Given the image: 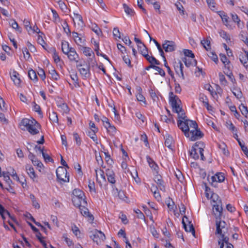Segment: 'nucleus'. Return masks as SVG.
Wrapping results in <instances>:
<instances>
[{"label": "nucleus", "instance_id": "052dcab7", "mask_svg": "<svg viewBox=\"0 0 248 248\" xmlns=\"http://www.w3.org/2000/svg\"><path fill=\"white\" fill-rule=\"evenodd\" d=\"M11 26L13 29H16L17 31L21 32L22 30L19 27L17 23L15 21L13 20L11 23Z\"/></svg>", "mask_w": 248, "mask_h": 248}, {"label": "nucleus", "instance_id": "e433bc0d", "mask_svg": "<svg viewBox=\"0 0 248 248\" xmlns=\"http://www.w3.org/2000/svg\"><path fill=\"white\" fill-rule=\"evenodd\" d=\"M224 65V74H231V72H232V69L233 66L230 64V62L228 61L227 63H226Z\"/></svg>", "mask_w": 248, "mask_h": 248}, {"label": "nucleus", "instance_id": "2f4dec72", "mask_svg": "<svg viewBox=\"0 0 248 248\" xmlns=\"http://www.w3.org/2000/svg\"><path fill=\"white\" fill-rule=\"evenodd\" d=\"M97 131V128L95 129H90L88 130L87 135L90 137L94 141L97 140V138L95 134V133Z\"/></svg>", "mask_w": 248, "mask_h": 248}, {"label": "nucleus", "instance_id": "f03ea898", "mask_svg": "<svg viewBox=\"0 0 248 248\" xmlns=\"http://www.w3.org/2000/svg\"><path fill=\"white\" fill-rule=\"evenodd\" d=\"M78 69L82 78L87 79L90 77V65L85 61H80L77 63Z\"/></svg>", "mask_w": 248, "mask_h": 248}, {"label": "nucleus", "instance_id": "13d9d810", "mask_svg": "<svg viewBox=\"0 0 248 248\" xmlns=\"http://www.w3.org/2000/svg\"><path fill=\"white\" fill-rule=\"evenodd\" d=\"M124 62L127 64L128 66L129 67H132V65L131 64V61L129 58L128 55H124L122 56Z\"/></svg>", "mask_w": 248, "mask_h": 248}, {"label": "nucleus", "instance_id": "4be33fe9", "mask_svg": "<svg viewBox=\"0 0 248 248\" xmlns=\"http://www.w3.org/2000/svg\"><path fill=\"white\" fill-rule=\"evenodd\" d=\"M10 76L11 79L14 82L15 85L17 86H19L21 83V79L18 73L14 70L10 74Z\"/></svg>", "mask_w": 248, "mask_h": 248}, {"label": "nucleus", "instance_id": "58836bf2", "mask_svg": "<svg viewBox=\"0 0 248 248\" xmlns=\"http://www.w3.org/2000/svg\"><path fill=\"white\" fill-rule=\"evenodd\" d=\"M28 76L31 80L35 82H36L37 81V77L36 72L32 69L29 70Z\"/></svg>", "mask_w": 248, "mask_h": 248}, {"label": "nucleus", "instance_id": "6ab92c4d", "mask_svg": "<svg viewBox=\"0 0 248 248\" xmlns=\"http://www.w3.org/2000/svg\"><path fill=\"white\" fill-rule=\"evenodd\" d=\"M40 127V124L35 120L32 125L27 130L31 135H34L39 133V130Z\"/></svg>", "mask_w": 248, "mask_h": 248}, {"label": "nucleus", "instance_id": "0e129e2a", "mask_svg": "<svg viewBox=\"0 0 248 248\" xmlns=\"http://www.w3.org/2000/svg\"><path fill=\"white\" fill-rule=\"evenodd\" d=\"M63 238H64L65 242L68 246L70 247L73 245V241L70 238L67 237L66 234H64L63 235Z\"/></svg>", "mask_w": 248, "mask_h": 248}, {"label": "nucleus", "instance_id": "864d4df0", "mask_svg": "<svg viewBox=\"0 0 248 248\" xmlns=\"http://www.w3.org/2000/svg\"><path fill=\"white\" fill-rule=\"evenodd\" d=\"M183 52L185 56L190 57L192 58H194L195 57L194 53L190 50L184 49Z\"/></svg>", "mask_w": 248, "mask_h": 248}, {"label": "nucleus", "instance_id": "9d476101", "mask_svg": "<svg viewBox=\"0 0 248 248\" xmlns=\"http://www.w3.org/2000/svg\"><path fill=\"white\" fill-rule=\"evenodd\" d=\"M111 194L115 198L127 202V197L125 196V192L121 189H119L115 186H112Z\"/></svg>", "mask_w": 248, "mask_h": 248}, {"label": "nucleus", "instance_id": "b1692460", "mask_svg": "<svg viewBox=\"0 0 248 248\" xmlns=\"http://www.w3.org/2000/svg\"><path fill=\"white\" fill-rule=\"evenodd\" d=\"M204 48L208 52V56L210 57L216 63H217L218 62V57L214 51H211V47Z\"/></svg>", "mask_w": 248, "mask_h": 248}, {"label": "nucleus", "instance_id": "37998d69", "mask_svg": "<svg viewBox=\"0 0 248 248\" xmlns=\"http://www.w3.org/2000/svg\"><path fill=\"white\" fill-rule=\"evenodd\" d=\"M208 7L213 11H216L217 8L216 7V3L214 0H206Z\"/></svg>", "mask_w": 248, "mask_h": 248}, {"label": "nucleus", "instance_id": "79ce46f5", "mask_svg": "<svg viewBox=\"0 0 248 248\" xmlns=\"http://www.w3.org/2000/svg\"><path fill=\"white\" fill-rule=\"evenodd\" d=\"M23 24L29 34H31V31H32V30L30 21L27 19H24L23 21Z\"/></svg>", "mask_w": 248, "mask_h": 248}, {"label": "nucleus", "instance_id": "473e14b6", "mask_svg": "<svg viewBox=\"0 0 248 248\" xmlns=\"http://www.w3.org/2000/svg\"><path fill=\"white\" fill-rule=\"evenodd\" d=\"M178 100L175 101V104L174 105L173 103H170V105L172 108V111L173 112L177 113L179 114L180 112L182 111V108L180 106V105L177 103Z\"/></svg>", "mask_w": 248, "mask_h": 248}, {"label": "nucleus", "instance_id": "f257e3e1", "mask_svg": "<svg viewBox=\"0 0 248 248\" xmlns=\"http://www.w3.org/2000/svg\"><path fill=\"white\" fill-rule=\"evenodd\" d=\"M72 202L74 206H80L81 204H87L85 200V195L82 191L79 189H75L73 191Z\"/></svg>", "mask_w": 248, "mask_h": 248}, {"label": "nucleus", "instance_id": "c85d7f7f", "mask_svg": "<svg viewBox=\"0 0 248 248\" xmlns=\"http://www.w3.org/2000/svg\"><path fill=\"white\" fill-rule=\"evenodd\" d=\"M48 72L51 75V78L55 80H58L60 78V76L54 68L51 66L49 68Z\"/></svg>", "mask_w": 248, "mask_h": 248}, {"label": "nucleus", "instance_id": "338daca9", "mask_svg": "<svg viewBox=\"0 0 248 248\" xmlns=\"http://www.w3.org/2000/svg\"><path fill=\"white\" fill-rule=\"evenodd\" d=\"M33 109L35 111L38 112V113L40 115H41L42 117L43 116L42 113V112L41 111L40 107L38 105L36 104L35 103H34V105H33Z\"/></svg>", "mask_w": 248, "mask_h": 248}, {"label": "nucleus", "instance_id": "1a4fd4ad", "mask_svg": "<svg viewBox=\"0 0 248 248\" xmlns=\"http://www.w3.org/2000/svg\"><path fill=\"white\" fill-rule=\"evenodd\" d=\"M182 223L183 228L186 232H191L194 236H195V231L193 224L191 221H189L187 217L184 216L182 219Z\"/></svg>", "mask_w": 248, "mask_h": 248}, {"label": "nucleus", "instance_id": "603ef678", "mask_svg": "<svg viewBox=\"0 0 248 248\" xmlns=\"http://www.w3.org/2000/svg\"><path fill=\"white\" fill-rule=\"evenodd\" d=\"M2 175L4 177V180L8 184H11L12 183V180L10 179V178L8 172H4L3 171L2 173Z\"/></svg>", "mask_w": 248, "mask_h": 248}, {"label": "nucleus", "instance_id": "72a5a7b5", "mask_svg": "<svg viewBox=\"0 0 248 248\" xmlns=\"http://www.w3.org/2000/svg\"><path fill=\"white\" fill-rule=\"evenodd\" d=\"M239 108L241 113L246 118H248V109L247 107L243 104H241L239 106Z\"/></svg>", "mask_w": 248, "mask_h": 248}, {"label": "nucleus", "instance_id": "e2e57ef3", "mask_svg": "<svg viewBox=\"0 0 248 248\" xmlns=\"http://www.w3.org/2000/svg\"><path fill=\"white\" fill-rule=\"evenodd\" d=\"M74 19L75 20H76L77 21L80 22V23L81 24V25H82L83 24V22L82 16L78 14H76V13H74Z\"/></svg>", "mask_w": 248, "mask_h": 248}, {"label": "nucleus", "instance_id": "4d7b16f0", "mask_svg": "<svg viewBox=\"0 0 248 248\" xmlns=\"http://www.w3.org/2000/svg\"><path fill=\"white\" fill-rule=\"evenodd\" d=\"M219 78L220 82L222 85H226L227 84V81L225 78V77L221 72L219 73Z\"/></svg>", "mask_w": 248, "mask_h": 248}, {"label": "nucleus", "instance_id": "de8ad7c7", "mask_svg": "<svg viewBox=\"0 0 248 248\" xmlns=\"http://www.w3.org/2000/svg\"><path fill=\"white\" fill-rule=\"evenodd\" d=\"M138 49L140 54L145 58L149 55L148 54V47H138Z\"/></svg>", "mask_w": 248, "mask_h": 248}, {"label": "nucleus", "instance_id": "7c9ffc66", "mask_svg": "<svg viewBox=\"0 0 248 248\" xmlns=\"http://www.w3.org/2000/svg\"><path fill=\"white\" fill-rule=\"evenodd\" d=\"M173 139L171 136L168 135L166 136V139L165 141V145L166 147L169 148L170 149L172 150V146L171 145L173 142Z\"/></svg>", "mask_w": 248, "mask_h": 248}, {"label": "nucleus", "instance_id": "9b49d317", "mask_svg": "<svg viewBox=\"0 0 248 248\" xmlns=\"http://www.w3.org/2000/svg\"><path fill=\"white\" fill-rule=\"evenodd\" d=\"M177 125L178 127L184 133L186 137H189V128L188 126V121L187 120L184 121L180 120H178Z\"/></svg>", "mask_w": 248, "mask_h": 248}, {"label": "nucleus", "instance_id": "c03bdc74", "mask_svg": "<svg viewBox=\"0 0 248 248\" xmlns=\"http://www.w3.org/2000/svg\"><path fill=\"white\" fill-rule=\"evenodd\" d=\"M165 202L170 210H173L175 205L174 202L170 197L167 198Z\"/></svg>", "mask_w": 248, "mask_h": 248}, {"label": "nucleus", "instance_id": "0eeeda50", "mask_svg": "<svg viewBox=\"0 0 248 248\" xmlns=\"http://www.w3.org/2000/svg\"><path fill=\"white\" fill-rule=\"evenodd\" d=\"M207 180L212 186L217 187V183L223 182L225 180V176L224 173L217 172L215 175L211 176L210 178L208 176Z\"/></svg>", "mask_w": 248, "mask_h": 248}, {"label": "nucleus", "instance_id": "49530a36", "mask_svg": "<svg viewBox=\"0 0 248 248\" xmlns=\"http://www.w3.org/2000/svg\"><path fill=\"white\" fill-rule=\"evenodd\" d=\"M146 59L151 64L154 63L156 65L160 64V62L153 56L149 55L148 57L146 58Z\"/></svg>", "mask_w": 248, "mask_h": 248}, {"label": "nucleus", "instance_id": "7ed1b4c3", "mask_svg": "<svg viewBox=\"0 0 248 248\" xmlns=\"http://www.w3.org/2000/svg\"><path fill=\"white\" fill-rule=\"evenodd\" d=\"M107 169H106V172L103 170H95L96 180L100 186L106 189H107V182L105 177V174L107 176V179L108 180V175L107 173Z\"/></svg>", "mask_w": 248, "mask_h": 248}, {"label": "nucleus", "instance_id": "f704fd0d", "mask_svg": "<svg viewBox=\"0 0 248 248\" xmlns=\"http://www.w3.org/2000/svg\"><path fill=\"white\" fill-rule=\"evenodd\" d=\"M100 121L102 123L107 131H108V119L103 115H100Z\"/></svg>", "mask_w": 248, "mask_h": 248}, {"label": "nucleus", "instance_id": "bf43d9fd", "mask_svg": "<svg viewBox=\"0 0 248 248\" xmlns=\"http://www.w3.org/2000/svg\"><path fill=\"white\" fill-rule=\"evenodd\" d=\"M115 177V175L114 172L112 171L111 173H109V183L111 184V187L112 186H114L116 183Z\"/></svg>", "mask_w": 248, "mask_h": 248}, {"label": "nucleus", "instance_id": "aec40b11", "mask_svg": "<svg viewBox=\"0 0 248 248\" xmlns=\"http://www.w3.org/2000/svg\"><path fill=\"white\" fill-rule=\"evenodd\" d=\"M146 159L149 166L154 171V174L158 173L159 167L157 164L148 155L146 156Z\"/></svg>", "mask_w": 248, "mask_h": 248}, {"label": "nucleus", "instance_id": "ddd939ff", "mask_svg": "<svg viewBox=\"0 0 248 248\" xmlns=\"http://www.w3.org/2000/svg\"><path fill=\"white\" fill-rule=\"evenodd\" d=\"M227 224L225 221L221 220V218L216 219V235L223 233L222 229L226 228Z\"/></svg>", "mask_w": 248, "mask_h": 248}, {"label": "nucleus", "instance_id": "f8f14e48", "mask_svg": "<svg viewBox=\"0 0 248 248\" xmlns=\"http://www.w3.org/2000/svg\"><path fill=\"white\" fill-rule=\"evenodd\" d=\"M189 134L190 135V140L192 141H195L198 139H200L203 137V133L200 131V130L198 128H194L189 131Z\"/></svg>", "mask_w": 248, "mask_h": 248}, {"label": "nucleus", "instance_id": "bb28decb", "mask_svg": "<svg viewBox=\"0 0 248 248\" xmlns=\"http://www.w3.org/2000/svg\"><path fill=\"white\" fill-rule=\"evenodd\" d=\"M218 234L219 235V239L218 240V245H221L223 243L224 245V243L226 244L230 243L229 242V238L228 236L225 235V232L222 233L221 234Z\"/></svg>", "mask_w": 248, "mask_h": 248}, {"label": "nucleus", "instance_id": "ea45409f", "mask_svg": "<svg viewBox=\"0 0 248 248\" xmlns=\"http://www.w3.org/2000/svg\"><path fill=\"white\" fill-rule=\"evenodd\" d=\"M57 106L62 109L63 113L67 114L69 112V108L66 104L64 103H58Z\"/></svg>", "mask_w": 248, "mask_h": 248}, {"label": "nucleus", "instance_id": "680f3d73", "mask_svg": "<svg viewBox=\"0 0 248 248\" xmlns=\"http://www.w3.org/2000/svg\"><path fill=\"white\" fill-rule=\"evenodd\" d=\"M42 35L43 34H38L37 42L42 46H45L44 45L45 44V42L43 39Z\"/></svg>", "mask_w": 248, "mask_h": 248}, {"label": "nucleus", "instance_id": "f3484780", "mask_svg": "<svg viewBox=\"0 0 248 248\" xmlns=\"http://www.w3.org/2000/svg\"><path fill=\"white\" fill-rule=\"evenodd\" d=\"M183 64L182 62L179 61L177 63L175 62L174 68L175 72L180 77H181L183 79H185V76L183 73Z\"/></svg>", "mask_w": 248, "mask_h": 248}, {"label": "nucleus", "instance_id": "c756f323", "mask_svg": "<svg viewBox=\"0 0 248 248\" xmlns=\"http://www.w3.org/2000/svg\"><path fill=\"white\" fill-rule=\"evenodd\" d=\"M43 48H44L51 49V50H52V54H51V55H52V57L53 59H54L55 62L57 63L60 62V58L59 56L58 53L56 52L55 47H43Z\"/></svg>", "mask_w": 248, "mask_h": 248}, {"label": "nucleus", "instance_id": "4468645a", "mask_svg": "<svg viewBox=\"0 0 248 248\" xmlns=\"http://www.w3.org/2000/svg\"><path fill=\"white\" fill-rule=\"evenodd\" d=\"M144 31L148 35L150 41L153 40L156 46H176L175 43L172 41L165 40L164 43L162 45V46H161L160 45L155 39H153L152 37L150 36L147 31L145 30Z\"/></svg>", "mask_w": 248, "mask_h": 248}, {"label": "nucleus", "instance_id": "cd10ccee", "mask_svg": "<svg viewBox=\"0 0 248 248\" xmlns=\"http://www.w3.org/2000/svg\"><path fill=\"white\" fill-rule=\"evenodd\" d=\"M218 14L220 16L223 24L226 26L229 25V17L224 11H218Z\"/></svg>", "mask_w": 248, "mask_h": 248}, {"label": "nucleus", "instance_id": "20e7f679", "mask_svg": "<svg viewBox=\"0 0 248 248\" xmlns=\"http://www.w3.org/2000/svg\"><path fill=\"white\" fill-rule=\"evenodd\" d=\"M57 178L61 184L69 182V177L67 175L66 168L63 167H59L56 170Z\"/></svg>", "mask_w": 248, "mask_h": 248}, {"label": "nucleus", "instance_id": "774afa93", "mask_svg": "<svg viewBox=\"0 0 248 248\" xmlns=\"http://www.w3.org/2000/svg\"><path fill=\"white\" fill-rule=\"evenodd\" d=\"M210 40L211 38L210 37L207 38L206 40H201V43L202 45V46H206L205 45L207 46H210Z\"/></svg>", "mask_w": 248, "mask_h": 248}, {"label": "nucleus", "instance_id": "8fccbe9b", "mask_svg": "<svg viewBox=\"0 0 248 248\" xmlns=\"http://www.w3.org/2000/svg\"><path fill=\"white\" fill-rule=\"evenodd\" d=\"M193 147H195V148H196L197 150H202V151H204L203 148H204V144L203 142L202 141H198L195 143Z\"/></svg>", "mask_w": 248, "mask_h": 248}, {"label": "nucleus", "instance_id": "a211bd4d", "mask_svg": "<svg viewBox=\"0 0 248 248\" xmlns=\"http://www.w3.org/2000/svg\"><path fill=\"white\" fill-rule=\"evenodd\" d=\"M35 120L34 119H23L20 123V125L23 127L22 128V129L24 130H28L31 126L32 125V124Z\"/></svg>", "mask_w": 248, "mask_h": 248}, {"label": "nucleus", "instance_id": "412c9836", "mask_svg": "<svg viewBox=\"0 0 248 248\" xmlns=\"http://www.w3.org/2000/svg\"><path fill=\"white\" fill-rule=\"evenodd\" d=\"M86 204H81L80 206H77L76 207H78L79 210L80 211L81 214L85 217H88L90 219L93 220V217L92 215H90L89 212V210L85 207Z\"/></svg>", "mask_w": 248, "mask_h": 248}, {"label": "nucleus", "instance_id": "6e6d98bb", "mask_svg": "<svg viewBox=\"0 0 248 248\" xmlns=\"http://www.w3.org/2000/svg\"><path fill=\"white\" fill-rule=\"evenodd\" d=\"M113 35L114 37L117 39V38H121V33L119 30L117 28H114L113 31Z\"/></svg>", "mask_w": 248, "mask_h": 248}, {"label": "nucleus", "instance_id": "2eb2a0df", "mask_svg": "<svg viewBox=\"0 0 248 248\" xmlns=\"http://www.w3.org/2000/svg\"><path fill=\"white\" fill-rule=\"evenodd\" d=\"M154 177V181L158 185L159 189L165 192L166 191V187L164 185V182L162 179V176L158 173L155 174Z\"/></svg>", "mask_w": 248, "mask_h": 248}, {"label": "nucleus", "instance_id": "a878e982", "mask_svg": "<svg viewBox=\"0 0 248 248\" xmlns=\"http://www.w3.org/2000/svg\"><path fill=\"white\" fill-rule=\"evenodd\" d=\"M82 50L83 54L89 57V59L92 60L94 57L93 51L91 49V47H82Z\"/></svg>", "mask_w": 248, "mask_h": 248}, {"label": "nucleus", "instance_id": "4c0bfd02", "mask_svg": "<svg viewBox=\"0 0 248 248\" xmlns=\"http://www.w3.org/2000/svg\"><path fill=\"white\" fill-rule=\"evenodd\" d=\"M197 149L195 147L192 146L191 151L190 152V156L195 160L198 159L199 158L198 154L197 152Z\"/></svg>", "mask_w": 248, "mask_h": 248}, {"label": "nucleus", "instance_id": "6e6552de", "mask_svg": "<svg viewBox=\"0 0 248 248\" xmlns=\"http://www.w3.org/2000/svg\"><path fill=\"white\" fill-rule=\"evenodd\" d=\"M90 236L97 244H99L106 238L105 234L102 232L97 230L91 231Z\"/></svg>", "mask_w": 248, "mask_h": 248}, {"label": "nucleus", "instance_id": "423d86ee", "mask_svg": "<svg viewBox=\"0 0 248 248\" xmlns=\"http://www.w3.org/2000/svg\"><path fill=\"white\" fill-rule=\"evenodd\" d=\"M62 50L67 56L70 61L76 62L77 63L78 62V56L74 47H62Z\"/></svg>", "mask_w": 248, "mask_h": 248}, {"label": "nucleus", "instance_id": "a19ab883", "mask_svg": "<svg viewBox=\"0 0 248 248\" xmlns=\"http://www.w3.org/2000/svg\"><path fill=\"white\" fill-rule=\"evenodd\" d=\"M49 118L50 121L52 123H58L57 114L54 111H52L51 113H49Z\"/></svg>", "mask_w": 248, "mask_h": 248}, {"label": "nucleus", "instance_id": "09e8293b", "mask_svg": "<svg viewBox=\"0 0 248 248\" xmlns=\"http://www.w3.org/2000/svg\"><path fill=\"white\" fill-rule=\"evenodd\" d=\"M110 107L112 108L113 112L114 114V121L116 123L119 122L120 120V116L119 114L118 113L115 107H112L111 106Z\"/></svg>", "mask_w": 248, "mask_h": 248}, {"label": "nucleus", "instance_id": "a18cd8bd", "mask_svg": "<svg viewBox=\"0 0 248 248\" xmlns=\"http://www.w3.org/2000/svg\"><path fill=\"white\" fill-rule=\"evenodd\" d=\"M123 8L124 9V12L129 15L133 16L134 15L135 12L134 10L129 7L128 5L126 4H123Z\"/></svg>", "mask_w": 248, "mask_h": 248}, {"label": "nucleus", "instance_id": "5fc2aeb1", "mask_svg": "<svg viewBox=\"0 0 248 248\" xmlns=\"http://www.w3.org/2000/svg\"><path fill=\"white\" fill-rule=\"evenodd\" d=\"M199 100L201 102H202L203 104H205L206 102H208V99L206 95L202 93L199 94Z\"/></svg>", "mask_w": 248, "mask_h": 248}, {"label": "nucleus", "instance_id": "393cba45", "mask_svg": "<svg viewBox=\"0 0 248 248\" xmlns=\"http://www.w3.org/2000/svg\"><path fill=\"white\" fill-rule=\"evenodd\" d=\"M245 55H240L239 59L241 62L246 68H248V51L244 50Z\"/></svg>", "mask_w": 248, "mask_h": 248}, {"label": "nucleus", "instance_id": "3c124183", "mask_svg": "<svg viewBox=\"0 0 248 248\" xmlns=\"http://www.w3.org/2000/svg\"><path fill=\"white\" fill-rule=\"evenodd\" d=\"M204 88L210 92L211 95L213 97H214V94L217 95V93L216 92H214L213 87L209 84H205L204 85Z\"/></svg>", "mask_w": 248, "mask_h": 248}, {"label": "nucleus", "instance_id": "69168bd1", "mask_svg": "<svg viewBox=\"0 0 248 248\" xmlns=\"http://www.w3.org/2000/svg\"><path fill=\"white\" fill-rule=\"evenodd\" d=\"M187 121H188L189 127H190L193 129L198 128V126L196 121L190 120L189 119H187Z\"/></svg>", "mask_w": 248, "mask_h": 248}, {"label": "nucleus", "instance_id": "5701e85b", "mask_svg": "<svg viewBox=\"0 0 248 248\" xmlns=\"http://www.w3.org/2000/svg\"><path fill=\"white\" fill-rule=\"evenodd\" d=\"M26 170L31 179L33 180V181H37V180H36V179L37 178V175L35 173L33 167L30 165H27L26 166Z\"/></svg>", "mask_w": 248, "mask_h": 248}, {"label": "nucleus", "instance_id": "39448f33", "mask_svg": "<svg viewBox=\"0 0 248 248\" xmlns=\"http://www.w3.org/2000/svg\"><path fill=\"white\" fill-rule=\"evenodd\" d=\"M213 202L215 203L213 205L212 211L214 216L216 219H219V218H221L223 214V208L222 205V202L221 200H218L217 199V201H215L213 200Z\"/></svg>", "mask_w": 248, "mask_h": 248}, {"label": "nucleus", "instance_id": "dca6fc26", "mask_svg": "<svg viewBox=\"0 0 248 248\" xmlns=\"http://www.w3.org/2000/svg\"><path fill=\"white\" fill-rule=\"evenodd\" d=\"M72 36L77 45L82 46L84 45L85 39L81 34L74 31L72 32Z\"/></svg>", "mask_w": 248, "mask_h": 248}, {"label": "nucleus", "instance_id": "c9c22d12", "mask_svg": "<svg viewBox=\"0 0 248 248\" xmlns=\"http://www.w3.org/2000/svg\"><path fill=\"white\" fill-rule=\"evenodd\" d=\"M178 100L179 102H181V100L179 99L177 95H174L172 92H170L169 93V102L170 103H172L174 105L175 104V101Z\"/></svg>", "mask_w": 248, "mask_h": 248}]
</instances>
